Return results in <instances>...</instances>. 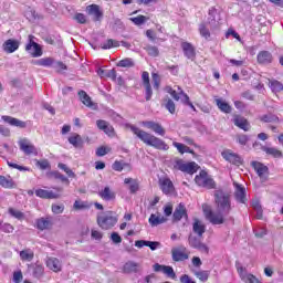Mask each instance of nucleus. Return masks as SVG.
<instances>
[{
    "label": "nucleus",
    "instance_id": "obj_59",
    "mask_svg": "<svg viewBox=\"0 0 283 283\" xmlns=\"http://www.w3.org/2000/svg\"><path fill=\"white\" fill-rule=\"evenodd\" d=\"M36 166L42 170L45 171V169H52V166L50 165V161L48 159H42L36 161Z\"/></svg>",
    "mask_w": 283,
    "mask_h": 283
},
{
    "label": "nucleus",
    "instance_id": "obj_24",
    "mask_svg": "<svg viewBox=\"0 0 283 283\" xmlns=\"http://www.w3.org/2000/svg\"><path fill=\"white\" fill-rule=\"evenodd\" d=\"M181 49L184 55L187 56L190 61H193V59H196V46H193L191 42H182Z\"/></svg>",
    "mask_w": 283,
    "mask_h": 283
},
{
    "label": "nucleus",
    "instance_id": "obj_48",
    "mask_svg": "<svg viewBox=\"0 0 283 283\" xmlns=\"http://www.w3.org/2000/svg\"><path fill=\"white\" fill-rule=\"evenodd\" d=\"M8 213H10L12 218H15V220H25V213L14 208H9Z\"/></svg>",
    "mask_w": 283,
    "mask_h": 283
},
{
    "label": "nucleus",
    "instance_id": "obj_46",
    "mask_svg": "<svg viewBox=\"0 0 283 283\" xmlns=\"http://www.w3.org/2000/svg\"><path fill=\"white\" fill-rule=\"evenodd\" d=\"M164 105L166 109L169 112V114H176V103H174V99L166 97L164 99Z\"/></svg>",
    "mask_w": 283,
    "mask_h": 283
},
{
    "label": "nucleus",
    "instance_id": "obj_60",
    "mask_svg": "<svg viewBox=\"0 0 283 283\" xmlns=\"http://www.w3.org/2000/svg\"><path fill=\"white\" fill-rule=\"evenodd\" d=\"M8 167H11V169H18V171H31L30 168L25 167V166H20L18 164L8 161L7 163Z\"/></svg>",
    "mask_w": 283,
    "mask_h": 283
},
{
    "label": "nucleus",
    "instance_id": "obj_23",
    "mask_svg": "<svg viewBox=\"0 0 283 283\" xmlns=\"http://www.w3.org/2000/svg\"><path fill=\"white\" fill-rule=\"evenodd\" d=\"M97 129H101V132H104L107 136H114L115 130L114 126H112L107 120L105 119H97L96 120Z\"/></svg>",
    "mask_w": 283,
    "mask_h": 283
},
{
    "label": "nucleus",
    "instance_id": "obj_3",
    "mask_svg": "<svg viewBox=\"0 0 283 283\" xmlns=\"http://www.w3.org/2000/svg\"><path fill=\"white\" fill-rule=\"evenodd\" d=\"M172 169H175V171H182V174L193 176V174L200 169V166H198L196 161L187 163L185 159L176 158L172 164Z\"/></svg>",
    "mask_w": 283,
    "mask_h": 283
},
{
    "label": "nucleus",
    "instance_id": "obj_38",
    "mask_svg": "<svg viewBox=\"0 0 283 283\" xmlns=\"http://www.w3.org/2000/svg\"><path fill=\"white\" fill-rule=\"evenodd\" d=\"M148 222L151 227H158V224H165L167 218L163 216L150 214Z\"/></svg>",
    "mask_w": 283,
    "mask_h": 283
},
{
    "label": "nucleus",
    "instance_id": "obj_26",
    "mask_svg": "<svg viewBox=\"0 0 283 283\" xmlns=\"http://www.w3.org/2000/svg\"><path fill=\"white\" fill-rule=\"evenodd\" d=\"M256 61L260 65H269L273 63V54L269 51H261L256 55Z\"/></svg>",
    "mask_w": 283,
    "mask_h": 283
},
{
    "label": "nucleus",
    "instance_id": "obj_31",
    "mask_svg": "<svg viewBox=\"0 0 283 283\" xmlns=\"http://www.w3.org/2000/svg\"><path fill=\"white\" fill-rule=\"evenodd\" d=\"M0 187L3 189H14V187H17V182H14V179L10 175H0Z\"/></svg>",
    "mask_w": 283,
    "mask_h": 283
},
{
    "label": "nucleus",
    "instance_id": "obj_41",
    "mask_svg": "<svg viewBox=\"0 0 283 283\" xmlns=\"http://www.w3.org/2000/svg\"><path fill=\"white\" fill-rule=\"evenodd\" d=\"M20 259L22 262H32L34 260V251L31 249L20 251Z\"/></svg>",
    "mask_w": 283,
    "mask_h": 283
},
{
    "label": "nucleus",
    "instance_id": "obj_5",
    "mask_svg": "<svg viewBox=\"0 0 283 283\" xmlns=\"http://www.w3.org/2000/svg\"><path fill=\"white\" fill-rule=\"evenodd\" d=\"M116 222H118V218L114 217V212L112 211L97 218V224L101 229H104V231L115 227Z\"/></svg>",
    "mask_w": 283,
    "mask_h": 283
},
{
    "label": "nucleus",
    "instance_id": "obj_52",
    "mask_svg": "<svg viewBox=\"0 0 283 283\" xmlns=\"http://www.w3.org/2000/svg\"><path fill=\"white\" fill-rule=\"evenodd\" d=\"M73 208L75 211H83L84 209H90V203L87 201L75 200Z\"/></svg>",
    "mask_w": 283,
    "mask_h": 283
},
{
    "label": "nucleus",
    "instance_id": "obj_49",
    "mask_svg": "<svg viewBox=\"0 0 283 283\" xmlns=\"http://www.w3.org/2000/svg\"><path fill=\"white\" fill-rule=\"evenodd\" d=\"M145 51L147 52L148 56H153L154 59L160 56V51L158 50V46L147 45L145 48Z\"/></svg>",
    "mask_w": 283,
    "mask_h": 283
},
{
    "label": "nucleus",
    "instance_id": "obj_29",
    "mask_svg": "<svg viewBox=\"0 0 283 283\" xmlns=\"http://www.w3.org/2000/svg\"><path fill=\"white\" fill-rule=\"evenodd\" d=\"M268 87H270L272 94H275V96L283 92V83L275 78L268 80Z\"/></svg>",
    "mask_w": 283,
    "mask_h": 283
},
{
    "label": "nucleus",
    "instance_id": "obj_22",
    "mask_svg": "<svg viewBox=\"0 0 283 283\" xmlns=\"http://www.w3.org/2000/svg\"><path fill=\"white\" fill-rule=\"evenodd\" d=\"M143 85L146 90V101H151L154 92L151 91V83L149 82V72L144 71L142 73Z\"/></svg>",
    "mask_w": 283,
    "mask_h": 283
},
{
    "label": "nucleus",
    "instance_id": "obj_30",
    "mask_svg": "<svg viewBox=\"0 0 283 283\" xmlns=\"http://www.w3.org/2000/svg\"><path fill=\"white\" fill-rule=\"evenodd\" d=\"M67 140L70 145L75 147V149H83V145L85 144V142L83 140V137L77 133L71 134Z\"/></svg>",
    "mask_w": 283,
    "mask_h": 283
},
{
    "label": "nucleus",
    "instance_id": "obj_8",
    "mask_svg": "<svg viewBox=\"0 0 283 283\" xmlns=\"http://www.w3.org/2000/svg\"><path fill=\"white\" fill-rule=\"evenodd\" d=\"M19 148L25 156H39V150L28 138H21L18 142Z\"/></svg>",
    "mask_w": 283,
    "mask_h": 283
},
{
    "label": "nucleus",
    "instance_id": "obj_15",
    "mask_svg": "<svg viewBox=\"0 0 283 283\" xmlns=\"http://www.w3.org/2000/svg\"><path fill=\"white\" fill-rule=\"evenodd\" d=\"M159 187L165 196H169L176 191V187H174V181L168 177H164L159 179Z\"/></svg>",
    "mask_w": 283,
    "mask_h": 283
},
{
    "label": "nucleus",
    "instance_id": "obj_61",
    "mask_svg": "<svg viewBox=\"0 0 283 283\" xmlns=\"http://www.w3.org/2000/svg\"><path fill=\"white\" fill-rule=\"evenodd\" d=\"M111 240L113 244H120V242H123V238L120 237V234H118V232H112Z\"/></svg>",
    "mask_w": 283,
    "mask_h": 283
},
{
    "label": "nucleus",
    "instance_id": "obj_1",
    "mask_svg": "<svg viewBox=\"0 0 283 283\" xmlns=\"http://www.w3.org/2000/svg\"><path fill=\"white\" fill-rule=\"evenodd\" d=\"M214 205L217 212H213L211 206L203 203L202 211L206 219L210 224L218 226L224 224L227 220H233V217H229L231 213V195L224 192L223 190H217L214 192Z\"/></svg>",
    "mask_w": 283,
    "mask_h": 283
},
{
    "label": "nucleus",
    "instance_id": "obj_37",
    "mask_svg": "<svg viewBox=\"0 0 283 283\" xmlns=\"http://www.w3.org/2000/svg\"><path fill=\"white\" fill-rule=\"evenodd\" d=\"M46 176L48 178H50V180L54 179V180H61V182H70V179H67L65 175L59 172V170L49 171Z\"/></svg>",
    "mask_w": 283,
    "mask_h": 283
},
{
    "label": "nucleus",
    "instance_id": "obj_57",
    "mask_svg": "<svg viewBox=\"0 0 283 283\" xmlns=\"http://www.w3.org/2000/svg\"><path fill=\"white\" fill-rule=\"evenodd\" d=\"M59 169H62V171H65V174L69 176V178H76V174H74V171H72V169H70V167H67V165L65 164H59L57 165Z\"/></svg>",
    "mask_w": 283,
    "mask_h": 283
},
{
    "label": "nucleus",
    "instance_id": "obj_56",
    "mask_svg": "<svg viewBox=\"0 0 283 283\" xmlns=\"http://www.w3.org/2000/svg\"><path fill=\"white\" fill-rule=\"evenodd\" d=\"M109 151H112V148L111 147H107V146H101L96 149V156L98 158L103 157V156H107V154H109Z\"/></svg>",
    "mask_w": 283,
    "mask_h": 283
},
{
    "label": "nucleus",
    "instance_id": "obj_34",
    "mask_svg": "<svg viewBox=\"0 0 283 283\" xmlns=\"http://www.w3.org/2000/svg\"><path fill=\"white\" fill-rule=\"evenodd\" d=\"M35 224L39 231H45L48 229H52V220H50V218H40L36 220Z\"/></svg>",
    "mask_w": 283,
    "mask_h": 283
},
{
    "label": "nucleus",
    "instance_id": "obj_18",
    "mask_svg": "<svg viewBox=\"0 0 283 283\" xmlns=\"http://www.w3.org/2000/svg\"><path fill=\"white\" fill-rule=\"evenodd\" d=\"M233 124L235 127H239V129H242L243 132H250L251 130V123H249V119H247L242 115H233Z\"/></svg>",
    "mask_w": 283,
    "mask_h": 283
},
{
    "label": "nucleus",
    "instance_id": "obj_27",
    "mask_svg": "<svg viewBox=\"0 0 283 283\" xmlns=\"http://www.w3.org/2000/svg\"><path fill=\"white\" fill-rule=\"evenodd\" d=\"M2 120L11 125L12 127H20V129H25V127H28V124L25 122L8 115H3Z\"/></svg>",
    "mask_w": 283,
    "mask_h": 283
},
{
    "label": "nucleus",
    "instance_id": "obj_6",
    "mask_svg": "<svg viewBox=\"0 0 283 283\" xmlns=\"http://www.w3.org/2000/svg\"><path fill=\"white\" fill-rule=\"evenodd\" d=\"M55 190H45V189H36L35 196L38 198H42V200H57V198H61V193H63V188L61 187H54Z\"/></svg>",
    "mask_w": 283,
    "mask_h": 283
},
{
    "label": "nucleus",
    "instance_id": "obj_35",
    "mask_svg": "<svg viewBox=\"0 0 283 283\" xmlns=\"http://www.w3.org/2000/svg\"><path fill=\"white\" fill-rule=\"evenodd\" d=\"M172 146L176 147L177 151H179V154H191V156H193V158H196V151H193V149L189 148L187 145L185 144H180L178 142H174Z\"/></svg>",
    "mask_w": 283,
    "mask_h": 283
},
{
    "label": "nucleus",
    "instance_id": "obj_64",
    "mask_svg": "<svg viewBox=\"0 0 283 283\" xmlns=\"http://www.w3.org/2000/svg\"><path fill=\"white\" fill-rule=\"evenodd\" d=\"M237 142L239 143V145H247V143H249V136L248 135H238L237 136Z\"/></svg>",
    "mask_w": 283,
    "mask_h": 283
},
{
    "label": "nucleus",
    "instance_id": "obj_17",
    "mask_svg": "<svg viewBox=\"0 0 283 283\" xmlns=\"http://www.w3.org/2000/svg\"><path fill=\"white\" fill-rule=\"evenodd\" d=\"M192 232L195 235H199V238H202L205 233H207V224H205V221L200 220L199 218H193Z\"/></svg>",
    "mask_w": 283,
    "mask_h": 283
},
{
    "label": "nucleus",
    "instance_id": "obj_47",
    "mask_svg": "<svg viewBox=\"0 0 283 283\" xmlns=\"http://www.w3.org/2000/svg\"><path fill=\"white\" fill-rule=\"evenodd\" d=\"M261 123H280V117L273 114L262 115L260 117Z\"/></svg>",
    "mask_w": 283,
    "mask_h": 283
},
{
    "label": "nucleus",
    "instance_id": "obj_53",
    "mask_svg": "<svg viewBox=\"0 0 283 283\" xmlns=\"http://www.w3.org/2000/svg\"><path fill=\"white\" fill-rule=\"evenodd\" d=\"M180 94L182 95V103L184 105H188L192 112H197L196 106H193V103H191V99L189 98V95L185 93V91H180Z\"/></svg>",
    "mask_w": 283,
    "mask_h": 283
},
{
    "label": "nucleus",
    "instance_id": "obj_25",
    "mask_svg": "<svg viewBox=\"0 0 283 283\" xmlns=\"http://www.w3.org/2000/svg\"><path fill=\"white\" fill-rule=\"evenodd\" d=\"M87 13L93 18V21H101L103 19V11L98 4H91L86 7Z\"/></svg>",
    "mask_w": 283,
    "mask_h": 283
},
{
    "label": "nucleus",
    "instance_id": "obj_14",
    "mask_svg": "<svg viewBox=\"0 0 283 283\" xmlns=\"http://www.w3.org/2000/svg\"><path fill=\"white\" fill-rule=\"evenodd\" d=\"M171 255L174 262H185V260H189V251H187L185 247L174 248Z\"/></svg>",
    "mask_w": 283,
    "mask_h": 283
},
{
    "label": "nucleus",
    "instance_id": "obj_2",
    "mask_svg": "<svg viewBox=\"0 0 283 283\" xmlns=\"http://www.w3.org/2000/svg\"><path fill=\"white\" fill-rule=\"evenodd\" d=\"M126 128L130 129L134 136L142 140L144 145H147L148 147H154V149H159L160 151H168L169 145H167L165 140L156 137L151 133L145 132L133 124H126Z\"/></svg>",
    "mask_w": 283,
    "mask_h": 283
},
{
    "label": "nucleus",
    "instance_id": "obj_21",
    "mask_svg": "<svg viewBox=\"0 0 283 283\" xmlns=\"http://www.w3.org/2000/svg\"><path fill=\"white\" fill-rule=\"evenodd\" d=\"M234 198L237 202H240L241 205H247V189L240 184H234Z\"/></svg>",
    "mask_w": 283,
    "mask_h": 283
},
{
    "label": "nucleus",
    "instance_id": "obj_40",
    "mask_svg": "<svg viewBox=\"0 0 283 283\" xmlns=\"http://www.w3.org/2000/svg\"><path fill=\"white\" fill-rule=\"evenodd\" d=\"M77 94H78L80 101H81V103H83V105H85L86 107H93L94 103L92 102V97H90V95H87V92L78 91Z\"/></svg>",
    "mask_w": 283,
    "mask_h": 283
},
{
    "label": "nucleus",
    "instance_id": "obj_45",
    "mask_svg": "<svg viewBox=\"0 0 283 283\" xmlns=\"http://www.w3.org/2000/svg\"><path fill=\"white\" fill-rule=\"evenodd\" d=\"M35 65H40L42 67H52L54 66V59L52 57H43L35 62Z\"/></svg>",
    "mask_w": 283,
    "mask_h": 283
},
{
    "label": "nucleus",
    "instance_id": "obj_54",
    "mask_svg": "<svg viewBox=\"0 0 283 283\" xmlns=\"http://www.w3.org/2000/svg\"><path fill=\"white\" fill-rule=\"evenodd\" d=\"M241 280L244 283H260L261 281H259L255 275L248 273V274H241Z\"/></svg>",
    "mask_w": 283,
    "mask_h": 283
},
{
    "label": "nucleus",
    "instance_id": "obj_39",
    "mask_svg": "<svg viewBox=\"0 0 283 283\" xmlns=\"http://www.w3.org/2000/svg\"><path fill=\"white\" fill-rule=\"evenodd\" d=\"M124 185H129L130 193H136L140 189L138 180H136L134 178H125Z\"/></svg>",
    "mask_w": 283,
    "mask_h": 283
},
{
    "label": "nucleus",
    "instance_id": "obj_12",
    "mask_svg": "<svg viewBox=\"0 0 283 283\" xmlns=\"http://www.w3.org/2000/svg\"><path fill=\"white\" fill-rule=\"evenodd\" d=\"M180 220H189V213L185 203H179L172 213V222H180Z\"/></svg>",
    "mask_w": 283,
    "mask_h": 283
},
{
    "label": "nucleus",
    "instance_id": "obj_28",
    "mask_svg": "<svg viewBox=\"0 0 283 283\" xmlns=\"http://www.w3.org/2000/svg\"><path fill=\"white\" fill-rule=\"evenodd\" d=\"M123 273H126L127 275H130L132 273H138L140 271V264L134 261H127L123 268Z\"/></svg>",
    "mask_w": 283,
    "mask_h": 283
},
{
    "label": "nucleus",
    "instance_id": "obj_32",
    "mask_svg": "<svg viewBox=\"0 0 283 283\" xmlns=\"http://www.w3.org/2000/svg\"><path fill=\"white\" fill-rule=\"evenodd\" d=\"M98 196L102 198V200H106L107 202L111 200H116V192H114L109 186H106L104 189H102L98 192Z\"/></svg>",
    "mask_w": 283,
    "mask_h": 283
},
{
    "label": "nucleus",
    "instance_id": "obj_44",
    "mask_svg": "<svg viewBox=\"0 0 283 283\" xmlns=\"http://www.w3.org/2000/svg\"><path fill=\"white\" fill-rule=\"evenodd\" d=\"M101 48L102 50H112V48H120V43L117 40L108 39Z\"/></svg>",
    "mask_w": 283,
    "mask_h": 283
},
{
    "label": "nucleus",
    "instance_id": "obj_58",
    "mask_svg": "<svg viewBox=\"0 0 283 283\" xmlns=\"http://www.w3.org/2000/svg\"><path fill=\"white\" fill-rule=\"evenodd\" d=\"M196 277H198V280H200V282H207V280H209V271H197L195 272Z\"/></svg>",
    "mask_w": 283,
    "mask_h": 283
},
{
    "label": "nucleus",
    "instance_id": "obj_10",
    "mask_svg": "<svg viewBox=\"0 0 283 283\" xmlns=\"http://www.w3.org/2000/svg\"><path fill=\"white\" fill-rule=\"evenodd\" d=\"M33 48V52H31ZM25 51L31 52V56L33 59H38V56H43V49H41V45L36 42H34V35H29V42L25 45Z\"/></svg>",
    "mask_w": 283,
    "mask_h": 283
},
{
    "label": "nucleus",
    "instance_id": "obj_63",
    "mask_svg": "<svg viewBox=\"0 0 283 283\" xmlns=\"http://www.w3.org/2000/svg\"><path fill=\"white\" fill-rule=\"evenodd\" d=\"M13 282L14 283L23 282V272H21V270L13 272Z\"/></svg>",
    "mask_w": 283,
    "mask_h": 283
},
{
    "label": "nucleus",
    "instance_id": "obj_4",
    "mask_svg": "<svg viewBox=\"0 0 283 283\" xmlns=\"http://www.w3.org/2000/svg\"><path fill=\"white\" fill-rule=\"evenodd\" d=\"M195 182L198 187H203L205 189H216V181L205 170H201L195 177Z\"/></svg>",
    "mask_w": 283,
    "mask_h": 283
},
{
    "label": "nucleus",
    "instance_id": "obj_19",
    "mask_svg": "<svg viewBox=\"0 0 283 283\" xmlns=\"http://www.w3.org/2000/svg\"><path fill=\"white\" fill-rule=\"evenodd\" d=\"M45 265L50 269V271H53V273H61L63 271V264L61 263V260L54 256L48 258Z\"/></svg>",
    "mask_w": 283,
    "mask_h": 283
},
{
    "label": "nucleus",
    "instance_id": "obj_9",
    "mask_svg": "<svg viewBox=\"0 0 283 283\" xmlns=\"http://www.w3.org/2000/svg\"><path fill=\"white\" fill-rule=\"evenodd\" d=\"M188 244L192 249H198V251H201L202 253H209V247L202 243V237L189 234Z\"/></svg>",
    "mask_w": 283,
    "mask_h": 283
},
{
    "label": "nucleus",
    "instance_id": "obj_51",
    "mask_svg": "<svg viewBox=\"0 0 283 283\" xmlns=\"http://www.w3.org/2000/svg\"><path fill=\"white\" fill-rule=\"evenodd\" d=\"M125 167H129V164L123 161V160H115L112 165V169L114 171H123Z\"/></svg>",
    "mask_w": 283,
    "mask_h": 283
},
{
    "label": "nucleus",
    "instance_id": "obj_55",
    "mask_svg": "<svg viewBox=\"0 0 283 283\" xmlns=\"http://www.w3.org/2000/svg\"><path fill=\"white\" fill-rule=\"evenodd\" d=\"M117 67H134V60L126 57L117 63Z\"/></svg>",
    "mask_w": 283,
    "mask_h": 283
},
{
    "label": "nucleus",
    "instance_id": "obj_50",
    "mask_svg": "<svg viewBox=\"0 0 283 283\" xmlns=\"http://www.w3.org/2000/svg\"><path fill=\"white\" fill-rule=\"evenodd\" d=\"M130 21L135 25H143V24L147 23V21H149V17H145L143 14H139L135 18H130Z\"/></svg>",
    "mask_w": 283,
    "mask_h": 283
},
{
    "label": "nucleus",
    "instance_id": "obj_36",
    "mask_svg": "<svg viewBox=\"0 0 283 283\" xmlns=\"http://www.w3.org/2000/svg\"><path fill=\"white\" fill-rule=\"evenodd\" d=\"M214 103L220 112L223 114H231V105H229V103H227L224 99L216 98Z\"/></svg>",
    "mask_w": 283,
    "mask_h": 283
},
{
    "label": "nucleus",
    "instance_id": "obj_16",
    "mask_svg": "<svg viewBox=\"0 0 283 283\" xmlns=\"http://www.w3.org/2000/svg\"><path fill=\"white\" fill-rule=\"evenodd\" d=\"M153 269L155 273H164V275H167L170 280H176V272L170 265H160V263H156L153 265Z\"/></svg>",
    "mask_w": 283,
    "mask_h": 283
},
{
    "label": "nucleus",
    "instance_id": "obj_62",
    "mask_svg": "<svg viewBox=\"0 0 283 283\" xmlns=\"http://www.w3.org/2000/svg\"><path fill=\"white\" fill-rule=\"evenodd\" d=\"M151 76L155 90H160V75H158V73H153Z\"/></svg>",
    "mask_w": 283,
    "mask_h": 283
},
{
    "label": "nucleus",
    "instance_id": "obj_7",
    "mask_svg": "<svg viewBox=\"0 0 283 283\" xmlns=\"http://www.w3.org/2000/svg\"><path fill=\"white\" fill-rule=\"evenodd\" d=\"M221 156L223 160H227V163H230V165H234L235 167L244 165V159L231 149L223 150Z\"/></svg>",
    "mask_w": 283,
    "mask_h": 283
},
{
    "label": "nucleus",
    "instance_id": "obj_43",
    "mask_svg": "<svg viewBox=\"0 0 283 283\" xmlns=\"http://www.w3.org/2000/svg\"><path fill=\"white\" fill-rule=\"evenodd\" d=\"M199 34L206 41H209L211 39V31L209 30L206 23L199 24Z\"/></svg>",
    "mask_w": 283,
    "mask_h": 283
},
{
    "label": "nucleus",
    "instance_id": "obj_13",
    "mask_svg": "<svg viewBox=\"0 0 283 283\" xmlns=\"http://www.w3.org/2000/svg\"><path fill=\"white\" fill-rule=\"evenodd\" d=\"M251 167L254 169L261 180H266L269 178V166L260 161H251Z\"/></svg>",
    "mask_w": 283,
    "mask_h": 283
},
{
    "label": "nucleus",
    "instance_id": "obj_42",
    "mask_svg": "<svg viewBox=\"0 0 283 283\" xmlns=\"http://www.w3.org/2000/svg\"><path fill=\"white\" fill-rule=\"evenodd\" d=\"M262 149L268 156H272V158H282L283 156L282 150L275 147H263Z\"/></svg>",
    "mask_w": 283,
    "mask_h": 283
},
{
    "label": "nucleus",
    "instance_id": "obj_20",
    "mask_svg": "<svg viewBox=\"0 0 283 283\" xmlns=\"http://www.w3.org/2000/svg\"><path fill=\"white\" fill-rule=\"evenodd\" d=\"M20 45L21 43L18 40L9 39L3 42L2 50L7 54H13V52H17V50H19Z\"/></svg>",
    "mask_w": 283,
    "mask_h": 283
},
{
    "label": "nucleus",
    "instance_id": "obj_11",
    "mask_svg": "<svg viewBox=\"0 0 283 283\" xmlns=\"http://www.w3.org/2000/svg\"><path fill=\"white\" fill-rule=\"evenodd\" d=\"M140 125L146 127V129H150V132H154V134H157L158 136H165L166 134L165 127H163V124L160 123L154 120H144L140 122Z\"/></svg>",
    "mask_w": 283,
    "mask_h": 283
},
{
    "label": "nucleus",
    "instance_id": "obj_33",
    "mask_svg": "<svg viewBox=\"0 0 283 283\" xmlns=\"http://www.w3.org/2000/svg\"><path fill=\"white\" fill-rule=\"evenodd\" d=\"M33 276L36 277V280H41L43 275H45V268L43 264L35 262L33 265H31Z\"/></svg>",
    "mask_w": 283,
    "mask_h": 283
}]
</instances>
